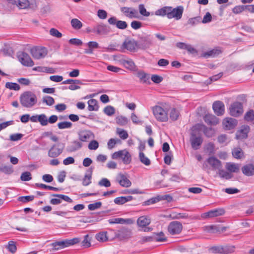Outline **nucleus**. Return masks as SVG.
<instances>
[{
  "label": "nucleus",
  "mask_w": 254,
  "mask_h": 254,
  "mask_svg": "<svg viewBox=\"0 0 254 254\" xmlns=\"http://www.w3.org/2000/svg\"><path fill=\"white\" fill-rule=\"evenodd\" d=\"M20 102L24 107L31 108L37 103V98L33 92L26 91L20 95Z\"/></svg>",
  "instance_id": "f257e3e1"
},
{
  "label": "nucleus",
  "mask_w": 254,
  "mask_h": 254,
  "mask_svg": "<svg viewBox=\"0 0 254 254\" xmlns=\"http://www.w3.org/2000/svg\"><path fill=\"white\" fill-rule=\"evenodd\" d=\"M222 168L221 162L215 157L208 158L203 164V169L207 172L209 170H218Z\"/></svg>",
  "instance_id": "f03ea898"
},
{
  "label": "nucleus",
  "mask_w": 254,
  "mask_h": 254,
  "mask_svg": "<svg viewBox=\"0 0 254 254\" xmlns=\"http://www.w3.org/2000/svg\"><path fill=\"white\" fill-rule=\"evenodd\" d=\"M190 141L191 147L195 150H198L200 148L203 141V138L201 135L199 134L197 130L194 128V126L192 127L191 129Z\"/></svg>",
  "instance_id": "7ed1b4c3"
},
{
  "label": "nucleus",
  "mask_w": 254,
  "mask_h": 254,
  "mask_svg": "<svg viewBox=\"0 0 254 254\" xmlns=\"http://www.w3.org/2000/svg\"><path fill=\"white\" fill-rule=\"evenodd\" d=\"M114 234L113 239H117L120 241L127 242L132 237V231L128 227H122L120 229L114 231Z\"/></svg>",
  "instance_id": "20e7f679"
},
{
  "label": "nucleus",
  "mask_w": 254,
  "mask_h": 254,
  "mask_svg": "<svg viewBox=\"0 0 254 254\" xmlns=\"http://www.w3.org/2000/svg\"><path fill=\"white\" fill-rule=\"evenodd\" d=\"M114 159H121L125 164L128 165L131 161V155L127 149H123L114 152L112 155Z\"/></svg>",
  "instance_id": "39448f33"
},
{
  "label": "nucleus",
  "mask_w": 254,
  "mask_h": 254,
  "mask_svg": "<svg viewBox=\"0 0 254 254\" xmlns=\"http://www.w3.org/2000/svg\"><path fill=\"white\" fill-rule=\"evenodd\" d=\"M155 14L158 16H165L171 19L175 17V8L171 6H164L155 12Z\"/></svg>",
  "instance_id": "423d86ee"
},
{
  "label": "nucleus",
  "mask_w": 254,
  "mask_h": 254,
  "mask_svg": "<svg viewBox=\"0 0 254 254\" xmlns=\"http://www.w3.org/2000/svg\"><path fill=\"white\" fill-rule=\"evenodd\" d=\"M153 113L156 119L160 122H165L168 120V115L163 108L156 106L153 108Z\"/></svg>",
  "instance_id": "0eeeda50"
},
{
  "label": "nucleus",
  "mask_w": 254,
  "mask_h": 254,
  "mask_svg": "<svg viewBox=\"0 0 254 254\" xmlns=\"http://www.w3.org/2000/svg\"><path fill=\"white\" fill-rule=\"evenodd\" d=\"M243 113V104L239 102L232 104L230 107V114L234 117H239Z\"/></svg>",
  "instance_id": "6e6552de"
},
{
  "label": "nucleus",
  "mask_w": 254,
  "mask_h": 254,
  "mask_svg": "<svg viewBox=\"0 0 254 254\" xmlns=\"http://www.w3.org/2000/svg\"><path fill=\"white\" fill-rule=\"evenodd\" d=\"M152 45V39L150 35L141 37L138 43V48L145 50L148 49Z\"/></svg>",
  "instance_id": "1a4fd4ad"
},
{
  "label": "nucleus",
  "mask_w": 254,
  "mask_h": 254,
  "mask_svg": "<svg viewBox=\"0 0 254 254\" xmlns=\"http://www.w3.org/2000/svg\"><path fill=\"white\" fill-rule=\"evenodd\" d=\"M48 51L46 48L37 47L31 50V54L36 59L44 58L47 55Z\"/></svg>",
  "instance_id": "9d476101"
},
{
  "label": "nucleus",
  "mask_w": 254,
  "mask_h": 254,
  "mask_svg": "<svg viewBox=\"0 0 254 254\" xmlns=\"http://www.w3.org/2000/svg\"><path fill=\"white\" fill-rule=\"evenodd\" d=\"M17 57L19 62L24 66H32L34 64L29 55L26 53H19L17 55Z\"/></svg>",
  "instance_id": "9b49d317"
},
{
  "label": "nucleus",
  "mask_w": 254,
  "mask_h": 254,
  "mask_svg": "<svg viewBox=\"0 0 254 254\" xmlns=\"http://www.w3.org/2000/svg\"><path fill=\"white\" fill-rule=\"evenodd\" d=\"M64 146L63 144L57 143L53 145L48 152V155L52 158H55L60 155L64 149Z\"/></svg>",
  "instance_id": "f8f14e48"
},
{
  "label": "nucleus",
  "mask_w": 254,
  "mask_h": 254,
  "mask_svg": "<svg viewBox=\"0 0 254 254\" xmlns=\"http://www.w3.org/2000/svg\"><path fill=\"white\" fill-rule=\"evenodd\" d=\"M194 128L199 130H202L204 134L208 138L213 136L215 134V131L214 129L211 127H208L203 124H197L194 126Z\"/></svg>",
  "instance_id": "ddd939ff"
},
{
  "label": "nucleus",
  "mask_w": 254,
  "mask_h": 254,
  "mask_svg": "<svg viewBox=\"0 0 254 254\" xmlns=\"http://www.w3.org/2000/svg\"><path fill=\"white\" fill-rule=\"evenodd\" d=\"M225 213L224 208H219L211 210L207 212L204 213L202 215V217L205 218H211L223 215Z\"/></svg>",
  "instance_id": "4468645a"
},
{
  "label": "nucleus",
  "mask_w": 254,
  "mask_h": 254,
  "mask_svg": "<svg viewBox=\"0 0 254 254\" xmlns=\"http://www.w3.org/2000/svg\"><path fill=\"white\" fill-rule=\"evenodd\" d=\"M136 47H138V43L134 39H126L122 45V48L130 52H134Z\"/></svg>",
  "instance_id": "2eb2a0df"
},
{
  "label": "nucleus",
  "mask_w": 254,
  "mask_h": 254,
  "mask_svg": "<svg viewBox=\"0 0 254 254\" xmlns=\"http://www.w3.org/2000/svg\"><path fill=\"white\" fill-rule=\"evenodd\" d=\"M213 110L217 116H222L225 111V106L224 103L220 101H217L213 103L212 105Z\"/></svg>",
  "instance_id": "dca6fc26"
},
{
  "label": "nucleus",
  "mask_w": 254,
  "mask_h": 254,
  "mask_svg": "<svg viewBox=\"0 0 254 254\" xmlns=\"http://www.w3.org/2000/svg\"><path fill=\"white\" fill-rule=\"evenodd\" d=\"M237 121L232 118H226L223 121V127L226 130L234 128L237 126Z\"/></svg>",
  "instance_id": "f3484780"
},
{
  "label": "nucleus",
  "mask_w": 254,
  "mask_h": 254,
  "mask_svg": "<svg viewBox=\"0 0 254 254\" xmlns=\"http://www.w3.org/2000/svg\"><path fill=\"white\" fill-rule=\"evenodd\" d=\"M109 24L116 25V27L120 29H125L127 26V24L126 21L118 20L115 17H112L109 18L108 20Z\"/></svg>",
  "instance_id": "a211bd4d"
},
{
  "label": "nucleus",
  "mask_w": 254,
  "mask_h": 254,
  "mask_svg": "<svg viewBox=\"0 0 254 254\" xmlns=\"http://www.w3.org/2000/svg\"><path fill=\"white\" fill-rule=\"evenodd\" d=\"M121 11L125 13L127 17L130 18L137 17L138 13L137 10L131 7H121Z\"/></svg>",
  "instance_id": "6ab92c4d"
},
{
  "label": "nucleus",
  "mask_w": 254,
  "mask_h": 254,
  "mask_svg": "<svg viewBox=\"0 0 254 254\" xmlns=\"http://www.w3.org/2000/svg\"><path fill=\"white\" fill-rule=\"evenodd\" d=\"M250 127L248 126H243L241 129L238 131L236 134L237 139H243L248 137V133L250 131Z\"/></svg>",
  "instance_id": "aec40b11"
},
{
  "label": "nucleus",
  "mask_w": 254,
  "mask_h": 254,
  "mask_svg": "<svg viewBox=\"0 0 254 254\" xmlns=\"http://www.w3.org/2000/svg\"><path fill=\"white\" fill-rule=\"evenodd\" d=\"M117 181L123 187L128 188L131 185V182L127 178V176L122 174L118 175Z\"/></svg>",
  "instance_id": "412c9836"
},
{
  "label": "nucleus",
  "mask_w": 254,
  "mask_h": 254,
  "mask_svg": "<svg viewBox=\"0 0 254 254\" xmlns=\"http://www.w3.org/2000/svg\"><path fill=\"white\" fill-rule=\"evenodd\" d=\"M204 122L210 126H216L219 123V119L212 114H206L203 117Z\"/></svg>",
  "instance_id": "4be33fe9"
},
{
  "label": "nucleus",
  "mask_w": 254,
  "mask_h": 254,
  "mask_svg": "<svg viewBox=\"0 0 254 254\" xmlns=\"http://www.w3.org/2000/svg\"><path fill=\"white\" fill-rule=\"evenodd\" d=\"M79 139L80 141L87 142L89 141L93 136V133L89 130H84L81 131L78 133Z\"/></svg>",
  "instance_id": "5701e85b"
},
{
  "label": "nucleus",
  "mask_w": 254,
  "mask_h": 254,
  "mask_svg": "<svg viewBox=\"0 0 254 254\" xmlns=\"http://www.w3.org/2000/svg\"><path fill=\"white\" fill-rule=\"evenodd\" d=\"M161 199H166L168 201H170L172 199V197L169 196V195H165L162 196H157L156 197L151 198L146 201H145L144 203L145 205H149L151 204L155 203Z\"/></svg>",
  "instance_id": "b1692460"
},
{
  "label": "nucleus",
  "mask_w": 254,
  "mask_h": 254,
  "mask_svg": "<svg viewBox=\"0 0 254 254\" xmlns=\"http://www.w3.org/2000/svg\"><path fill=\"white\" fill-rule=\"evenodd\" d=\"M243 173L247 176H252L254 175V165L248 164L242 168Z\"/></svg>",
  "instance_id": "393cba45"
},
{
  "label": "nucleus",
  "mask_w": 254,
  "mask_h": 254,
  "mask_svg": "<svg viewBox=\"0 0 254 254\" xmlns=\"http://www.w3.org/2000/svg\"><path fill=\"white\" fill-rule=\"evenodd\" d=\"M122 64L127 69L131 71H136L137 67L133 61L131 59L124 60L122 61Z\"/></svg>",
  "instance_id": "a878e982"
},
{
  "label": "nucleus",
  "mask_w": 254,
  "mask_h": 254,
  "mask_svg": "<svg viewBox=\"0 0 254 254\" xmlns=\"http://www.w3.org/2000/svg\"><path fill=\"white\" fill-rule=\"evenodd\" d=\"M93 172V168L90 167L87 170V173L84 175L82 180V185L87 186L91 183L92 174Z\"/></svg>",
  "instance_id": "bb28decb"
},
{
  "label": "nucleus",
  "mask_w": 254,
  "mask_h": 254,
  "mask_svg": "<svg viewBox=\"0 0 254 254\" xmlns=\"http://www.w3.org/2000/svg\"><path fill=\"white\" fill-rule=\"evenodd\" d=\"M212 253L215 254H228L230 253L229 249L227 247L214 246L210 248Z\"/></svg>",
  "instance_id": "cd10ccee"
},
{
  "label": "nucleus",
  "mask_w": 254,
  "mask_h": 254,
  "mask_svg": "<svg viewBox=\"0 0 254 254\" xmlns=\"http://www.w3.org/2000/svg\"><path fill=\"white\" fill-rule=\"evenodd\" d=\"M92 31L99 35L106 34L108 32L107 26L104 24H100L94 27Z\"/></svg>",
  "instance_id": "c85d7f7f"
},
{
  "label": "nucleus",
  "mask_w": 254,
  "mask_h": 254,
  "mask_svg": "<svg viewBox=\"0 0 254 254\" xmlns=\"http://www.w3.org/2000/svg\"><path fill=\"white\" fill-rule=\"evenodd\" d=\"M82 146V144L80 141L75 140L72 141L71 144L67 146V150L68 152H72L80 149Z\"/></svg>",
  "instance_id": "c756f323"
},
{
  "label": "nucleus",
  "mask_w": 254,
  "mask_h": 254,
  "mask_svg": "<svg viewBox=\"0 0 254 254\" xmlns=\"http://www.w3.org/2000/svg\"><path fill=\"white\" fill-rule=\"evenodd\" d=\"M150 219L146 216L139 217L137 220V224L138 226L144 227L150 224Z\"/></svg>",
  "instance_id": "7c9ffc66"
},
{
  "label": "nucleus",
  "mask_w": 254,
  "mask_h": 254,
  "mask_svg": "<svg viewBox=\"0 0 254 254\" xmlns=\"http://www.w3.org/2000/svg\"><path fill=\"white\" fill-rule=\"evenodd\" d=\"M203 230L207 233L212 234L217 233H220V228L218 226L215 225L205 226L203 227Z\"/></svg>",
  "instance_id": "2f4dec72"
},
{
  "label": "nucleus",
  "mask_w": 254,
  "mask_h": 254,
  "mask_svg": "<svg viewBox=\"0 0 254 254\" xmlns=\"http://www.w3.org/2000/svg\"><path fill=\"white\" fill-rule=\"evenodd\" d=\"M53 249L55 250H58L61 249H63L68 247L67 244V240L58 241L52 244Z\"/></svg>",
  "instance_id": "473e14b6"
},
{
  "label": "nucleus",
  "mask_w": 254,
  "mask_h": 254,
  "mask_svg": "<svg viewBox=\"0 0 254 254\" xmlns=\"http://www.w3.org/2000/svg\"><path fill=\"white\" fill-rule=\"evenodd\" d=\"M225 167L230 172L238 173L240 170L239 165L234 163H227Z\"/></svg>",
  "instance_id": "72a5a7b5"
},
{
  "label": "nucleus",
  "mask_w": 254,
  "mask_h": 254,
  "mask_svg": "<svg viewBox=\"0 0 254 254\" xmlns=\"http://www.w3.org/2000/svg\"><path fill=\"white\" fill-rule=\"evenodd\" d=\"M137 76L140 81L144 83H150L149 75L142 70H140L137 73Z\"/></svg>",
  "instance_id": "f704fd0d"
},
{
  "label": "nucleus",
  "mask_w": 254,
  "mask_h": 254,
  "mask_svg": "<svg viewBox=\"0 0 254 254\" xmlns=\"http://www.w3.org/2000/svg\"><path fill=\"white\" fill-rule=\"evenodd\" d=\"M88 109L90 111H97L99 109L98 101L94 99H91L88 101Z\"/></svg>",
  "instance_id": "c9c22d12"
},
{
  "label": "nucleus",
  "mask_w": 254,
  "mask_h": 254,
  "mask_svg": "<svg viewBox=\"0 0 254 254\" xmlns=\"http://www.w3.org/2000/svg\"><path fill=\"white\" fill-rule=\"evenodd\" d=\"M222 53V51L219 49H214L212 50L205 52L203 54V57L205 58H208L210 57H215L218 56Z\"/></svg>",
  "instance_id": "e433bc0d"
},
{
  "label": "nucleus",
  "mask_w": 254,
  "mask_h": 254,
  "mask_svg": "<svg viewBox=\"0 0 254 254\" xmlns=\"http://www.w3.org/2000/svg\"><path fill=\"white\" fill-rule=\"evenodd\" d=\"M139 159L140 161L145 166H149L151 164L150 159L145 156L144 153L140 152L139 153Z\"/></svg>",
  "instance_id": "4c0bfd02"
},
{
  "label": "nucleus",
  "mask_w": 254,
  "mask_h": 254,
  "mask_svg": "<svg viewBox=\"0 0 254 254\" xmlns=\"http://www.w3.org/2000/svg\"><path fill=\"white\" fill-rule=\"evenodd\" d=\"M95 238L97 241L100 242H105L108 240L107 232H102L97 234Z\"/></svg>",
  "instance_id": "58836bf2"
},
{
  "label": "nucleus",
  "mask_w": 254,
  "mask_h": 254,
  "mask_svg": "<svg viewBox=\"0 0 254 254\" xmlns=\"http://www.w3.org/2000/svg\"><path fill=\"white\" fill-rule=\"evenodd\" d=\"M217 174L221 178H224L227 180L230 179L233 177V175L230 173L225 171L222 168L218 170Z\"/></svg>",
  "instance_id": "ea45409f"
},
{
  "label": "nucleus",
  "mask_w": 254,
  "mask_h": 254,
  "mask_svg": "<svg viewBox=\"0 0 254 254\" xmlns=\"http://www.w3.org/2000/svg\"><path fill=\"white\" fill-rule=\"evenodd\" d=\"M116 121L117 124L124 126L128 123V120L127 117L120 116L116 118Z\"/></svg>",
  "instance_id": "a19ab883"
},
{
  "label": "nucleus",
  "mask_w": 254,
  "mask_h": 254,
  "mask_svg": "<svg viewBox=\"0 0 254 254\" xmlns=\"http://www.w3.org/2000/svg\"><path fill=\"white\" fill-rule=\"evenodd\" d=\"M91 238L89 235H86L84 237V240L81 242L82 246L85 248H87L91 247Z\"/></svg>",
  "instance_id": "79ce46f5"
},
{
  "label": "nucleus",
  "mask_w": 254,
  "mask_h": 254,
  "mask_svg": "<svg viewBox=\"0 0 254 254\" xmlns=\"http://www.w3.org/2000/svg\"><path fill=\"white\" fill-rule=\"evenodd\" d=\"M57 126L59 129H64L70 128L72 126V124L70 122L65 121L59 123Z\"/></svg>",
  "instance_id": "37998d69"
},
{
  "label": "nucleus",
  "mask_w": 254,
  "mask_h": 254,
  "mask_svg": "<svg viewBox=\"0 0 254 254\" xmlns=\"http://www.w3.org/2000/svg\"><path fill=\"white\" fill-rule=\"evenodd\" d=\"M42 101L43 103H45L47 105L51 106L55 103L54 99L49 96H44L42 99Z\"/></svg>",
  "instance_id": "c03bdc74"
},
{
  "label": "nucleus",
  "mask_w": 254,
  "mask_h": 254,
  "mask_svg": "<svg viewBox=\"0 0 254 254\" xmlns=\"http://www.w3.org/2000/svg\"><path fill=\"white\" fill-rule=\"evenodd\" d=\"M103 112L108 116H112L115 113V109L114 107L108 105L104 108Z\"/></svg>",
  "instance_id": "a18cd8bd"
},
{
  "label": "nucleus",
  "mask_w": 254,
  "mask_h": 254,
  "mask_svg": "<svg viewBox=\"0 0 254 254\" xmlns=\"http://www.w3.org/2000/svg\"><path fill=\"white\" fill-rule=\"evenodd\" d=\"M5 86L6 88L15 91H18L20 89L19 85L16 83L7 82L6 83Z\"/></svg>",
  "instance_id": "49530a36"
},
{
  "label": "nucleus",
  "mask_w": 254,
  "mask_h": 254,
  "mask_svg": "<svg viewBox=\"0 0 254 254\" xmlns=\"http://www.w3.org/2000/svg\"><path fill=\"white\" fill-rule=\"evenodd\" d=\"M38 120L40 124L43 126H45L48 125L47 117L46 115L44 114L39 115Z\"/></svg>",
  "instance_id": "de8ad7c7"
},
{
  "label": "nucleus",
  "mask_w": 254,
  "mask_h": 254,
  "mask_svg": "<svg viewBox=\"0 0 254 254\" xmlns=\"http://www.w3.org/2000/svg\"><path fill=\"white\" fill-rule=\"evenodd\" d=\"M117 133L122 139H126L128 137V134L127 131L120 128H117Z\"/></svg>",
  "instance_id": "09e8293b"
},
{
  "label": "nucleus",
  "mask_w": 254,
  "mask_h": 254,
  "mask_svg": "<svg viewBox=\"0 0 254 254\" xmlns=\"http://www.w3.org/2000/svg\"><path fill=\"white\" fill-rule=\"evenodd\" d=\"M184 11V7L183 6H178L176 7V20L180 19Z\"/></svg>",
  "instance_id": "8fccbe9b"
},
{
  "label": "nucleus",
  "mask_w": 254,
  "mask_h": 254,
  "mask_svg": "<svg viewBox=\"0 0 254 254\" xmlns=\"http://www.w3.org/2000/svg\"><path fill=\"white\" fill-rule=\"evenodd\" d=\"M107 68L111 71L115 73H120V74H123L125 72L124 69L112 65H108Z\"/></svg>",
  "instance_id": "3c124183"
},
{
  "label": "nucleus",
  "mask_w": 254,
  "mask_h": 254,
  "mask_svg": "<svg viewBox=\"0 0 254 254\" xmlns=\"http://www.w3.org/2000/svg\"><path fill=\"white\" fill-rule=\"evenodd\" d=\"M71 24L72 26L76 29H79L82 26V24L81 21L76 18H74L71 20Z\"/></svg>",
  "instance_id": "603ef678"
},
{
  "label": "nucleus",
  "mask_w": 254,
  "mask_h": 254,
  "mask_svg": "<svg viewBox=\"0 0 254 254\" xmlns=\"http://www.w3.org/2000/svg\"><path fill=\"white\" fill-rule=\"evenodd\" d=\"M201 21V18L200 16H196L193 18H190L188 20V23L192 26L195 25L198 23H200Z\"/></svg>",
  "instance_id": "864d4df0"
},
{
  "label": "nucleus",
  "mask_w": 254,
  "mask_h": 254,
  "mask_svg": "<svg viewBox=\"0 0 254 254\" xmlns=\"http://www.w3.org/2000/svg\"><path fill=\"white\" fill-rule=\"evenodd\" d=\"M34 198V196L33 195H27L19 196L17 199L20 202L26 203L27 202L33 200Z\"/></svg>",
  "instance_id": "5fc2aeb1"
},
{
  "label": "nucleus",
  "mask_w": 254,
  "mask_h": 254,
  "mask_svg": "<svg viewBox=\"0 0 254 254\" xmlns=\"http://www.w3.org/2000/svg\"><path fill=\"white\" fill-rule=\"evenodd\" d=\"M36 186L38 187H39V188H42L44 189H46V190H55V191H58V190H60V189L58 188H55L54 187L47 186V185L43 184L37 183V184H36Z\"/></svg>",
  "instance_id": "6e6d98bb"
},
{
  "label": "nucleus",
  "mask_w": 254,
  "mask_h": 254,
  "mask_svg": "<svg viewBox=\"0 0 254 254\" xmlns=\"http://www.w3.org/2000/svg\"><path fill=\"white\" fill-rule=\"evenodd\" d=\"M138 9L140 14L143 16L147 17L150 14L149 12L146 11V9L143 4H140L138 5Z\"/></svg>",
  "instance_id": "4d7b16f0"
},
{
  "label": "nucleus",
  "mask_w": 254,
  "mask_h": 254,
  "mask_svg": "<svg viewBox=\"0 0 254 254\" xmlns=\"http://www.w3.org/2000/svg\"><path fill=\"white\" fill-rule=\"evenodd\" d=\"M53 196L61 198V199L64 200L65 201L71 203L72 202V199L67 195L61 194H53Z\"/></svg>",
  "instance_id": "13d9d810"
},
{
  "label": "nucleus",
  "mask_w": 254,
  "mask_h": 254,
  "mask_svg": "<svg viewBox=\"0 0 254 254\" xmlns=\"http://www.w3.org/2000/svg\"><path fill=\"white\" fill-rule=\"evenodd\" d=\"M244 119L247 121H252L254 120V111L251 110L246 113Z\"/></svg>",
  "instance_id": "bf43d9fd"
},
{
  "label": "nucleus",
  "mask_w": 254,
  "mask_h": 254,
  "mask_svg": "<svg viewBox=\"0 0 254 254\" xmlns=\"http://www.w3.org/2000/svg\"><path fill=\"white\" fill-rule=\"evenodd\" d=\"M154 237V241L155 242H164L166 240L164 234L163 232L157 233Z\"/></svg>",
  "instance_id": "052dcab7"
},
{
  "label": "nucleus",
  "mask_w": 254,
  "mask_h": 254,
  "mask_svg": "<svg viewBox=\"0 0 254 254\" xmlns=\"http://www.w3.org/2000/svg\"><path fill=\"white\" fill-rule=\"evenodd\" d=\"M120 140L119 139H114V138H111L109 139L108 142V148L110 149H111L113 148L115 145L120 142Z\"/></svg>",
  "instance_id": "680f3d73"
},
{
  "label": "nucleus",
  "mask_w": 254,
  "mask_h": 254,
  "mask_svg": "<svg viewBox=\"0 0 254 254\" xmlns=\"http://www.w3.org/2000/svg\"><path fill=\"white\" fill-rule=\"evenodd\" d=\"M232 154L235 158L240 159L243 155V152L240 148H236L233 150Z\"/></svg>",
  "instance_id": "e2e57ef3"
},
{
  "label": "nucleus",
  "mask_w": 254,
  "mask_h": 254,
  "mask_svg": "<svg viewBox=\"0 0 254 254\" xmlns=\"http://www.w3.org/2000/svg\"><path fill=\"white\" fill-rule=\"evenodd\" d=\"M20 179L23 181H28L31 180V174L29 172H25L22 173Z\"/></svg>",
  "instance_id": "0e129e2a"
},
{
  "label": "nucleus",
  "mask_w": 254,
  "mask_h": 254,
  "mask_svg": "<svg viewBox=\"0 0 254 254\" xmlns=\"http://www.w3.org/2000/svg\"><path fill=\"white\" fill-rule=\"evenodd\" d=\"M29 5V1L28 0H19L18 6L20 9H24L27 8Z\"/></svg>",
  "instance_id": "69168bd1"
},
{
  "label": "nucleus",
  "mask_w": 254,
  "mask_h": 254,
  "mask_svg": "<svg viewBox=\"0 0 254 254\" xmlns=\"http://www.w3.org/2000/svg\"><path fill=\"white\" fill-rule=\"evenodd\" d=\"M98 185L100 186H104L105 187H109L111 184L110 181L107 178H102L99 182Z\"/></svg>",
  "instance_id": "338daca9"
},
{
  "label": "nucleus",
  "mask_w": 254,
  "mask_h": 254,
  "mask_svg": "<svg viewBox=\"0 0 254 254\" xmlns=\"http://www.w3.org/2000/svg\"><path fill=\"white\" fill-rule=\"evenodd\" d=\"M49 32L51 35L57 38H61L62 36V34L54 28L50 29Z\"/></svg>",
  "instance_id": "774afa93"
}]
</instances>
